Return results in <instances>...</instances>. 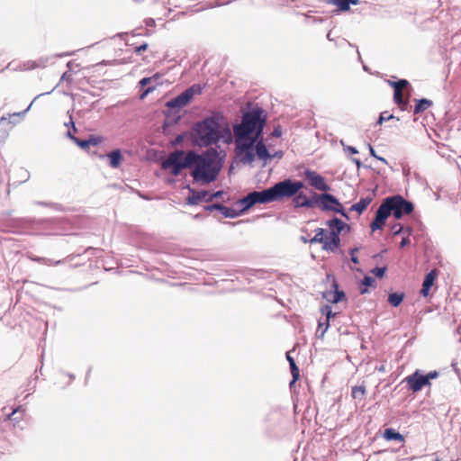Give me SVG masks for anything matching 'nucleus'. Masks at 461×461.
I'll return each mask as SVG.
<instances>
[{
  "mask_svg": "<svg viewBox=\"0 0 461 461\" xmlns=\"http://www.w3.org/2000/svg\"><path fill=\"white\" fill-rule=\"evenodd\" d=\"M267 119V111L256 104L247 109L241 116L240 122L232 124L237 156L241 151L249 149L251 145L264 136Z\"/></svg>",
  "mask_w": 461,
  "mask_h": 461,
  "instance_id": "obj_1",
  "label": "nucleus"
},
{
  "mask_svg": "<svg viewBox=\"0 0 461 461\" xmlns=\"http://www.w3.org/2000/svg\"><path fill=\"white\" fill-rule=\"evenodd\" d=\"M226 153L212 148L202 154L194 151L183 154L185 168L194 167L192 176L197 184L209 185L214 182L220 173Z\"/></svg>",
  "mask_w": 461,
  "mask_h": 461,
  "instance_id": "obj_2",
  "label": "nucleus"
},
{
  "mask_svg": "<svg viewBox=\"0 0 461 461\" xmlns=\"http://www.w3.org/2000/svg\"><path fill=\"white\" fill-rule=\"evenodd\" d=\"M224 114L221 111H214L203 120L194 123L191 138L194 143L201 148H207L215 144V137L220 130V124L224 122Z\"/></svg>",
  "mask_w": 461,
  "mask_h": 461,
  "instance_id": "obj_3",
  "label": "nucleus"
},
{
  "mask_svg": "<svg viewBox=\"0 0 461 461\" xmlns=\"http://www.w3.org/2000/svg\"><path fill=\"white\" fill-rule=\"evenodd\" d=\"M440 372L430 370L425 372L422 369L416 368L411 374L405 376L401 384H405V388L412 394H417L426 389L425 395L430 397L432 394V381L438 378Z\"/></svg>",
  "mask_w": 461,
  "mask_h": 461,
  "instance_id": "obj_4",
  "label": "nucleus"
},
{
  "mask_svg": "<svg viewBox=\"0 0 461 461\" xmlns=\"http://www.w3.org/2000/svg\"><path fill=\"white\" fill-rule=\"evenodd\" d=\"M46 219H36L32 217H10L5 219L2 224V231L15 234H32L40 230L46 223Z\"/></svg>",
  "mask_w": 461,
  "mask_h": 461,
  "instance_id": "obj_5",
  "label": "nucleus"
},
{
  "mask_svg": "<svg viewBox=\"0 0 461 461\" xmlns=\"http://www.w3.org/2000/svg\"><path fill=\"white\" fill-rule=\"evenodd\" d=\"M237 157L244 165H251L256 158L263 161L264 165L271 161L269 149L264 142V136L258 139L249 149L241 151Z\"/></svg>",
  "mask_w": 461,
  "mask_h": 461,
  "instance_id": "obj_6",
  "label": "nucleus"
},
{
  "mask_svg": "<svg viewBox=\"0 0 461 461\" xmlns=\"http://www.w3.org/2000/svg\"><path fill=\"white\" fill-rule=\"evenodd\" d=\"M290 411L288 406L272 403L262 418L263 423L270 429L281 428L289 421Z\"/></svg>",
  "mask_w": 461,
  "mask_h": 461,
  "instance_id": "obj_7",
  "label": "nucleus"
},
{
  "mask_svg": "<svg viewBox=\"0 0 461 461\" xmlns=\"http://www.w3.org/2000/svg\"><path fill=\"white\" fill-rule=\"evenodd\" d=\"M390 212H393L396 219H402L403 214H410L414 210V203L404 199L401 194L387 196L384 198Z\"/></svg>",
  "mask_w": 461,
  "mask_h": 461,
  "instance_id": "obj_8",
  "label": "nucleus"
},
{
  "mask_svg": "<svg viewBox=\"0 0 461 461\" xmlns=\"http://www.w3.org/2000/svg\"><path fill=\"white\" fill-rule=\"evenodd\" d=\"M274 203L289 200L294 196L290 177L280 180L269 186Z\"/></svg>",
  "mask_w": 461,
  "mask_h": 461,
  "instance_id": "obj_9",
  "label": "nucleus"
},
{
  "mask_svg": "<svg viewBox=\"0 0 461 461\" xmlns=\"http://www.w3.org/2000/svg\"><path fill=\"white\" fill-rule=\"evenodd\" d=\"M301 176L306 177L310 186L318 191H321V193L330 192L332 189L331 185L326 182V179L323 176L310 167H305Z\"/></svg>",
  "mask_w": 461,
  "mask_h": 461,
  "instance_id": "obj_10",
  "label": "nucleus"
},
{
  "mask_svg": "<svg viewBox=\"0 0 461 461\" xmlns=\"http://www.w3.org/2000/svg\"><path fill=\"white\" fill-rule=\"evenodd\" d=\"M315 208L321 212H330L339 204V199L330 192L316 194Z\"/></svg>",
  "mask_w": 461,
  "mask_h": 461,
  "instance_id": "obj_11",
  "label": "nucleus"
},
{
  "mask_svg": "<svg viewBox=\"0 0 461 461\" xmlns=\"http://www.w3.org/2000/svg\"><path fill=\"white\" fill-rule=\"evenodd\" d=\"M188 190V194L185 198V204L190 206H196L202 203H210L207 201L209 197V191L205 189L196 190L191 187L189 185L185 186Z\"/></svg>",
  "mask_w": 461,
  "mask_h": 461,
  "instance_id": "obj_12",
  "label": "nucleus"
},
{
  "mask_svg": "<svg viewBox=\"0 0 461 461\" xmlns=\"http://www.w3.org/2000/svg\"><path fill=\"white\" fill-rule=\"evenodd\" d=\"M390 215L391 212L388 209L387 203H385V202L384 201L382 204L378 207L375 218L370 223L371 231L375 232L376 230H382Z\"/></svg>",
  "mask_w": 461,
  "mask_h": 461,
  "instance_id": "obj_13",
  "label": "nucleus"
},
{
  "mask_svg": "<svg viewBox=\"0 0 461 461\" xmlns=\"http://www.w3.org/2000/svg\"><path fill=\"white\" fill-rule=\"evenodd\" d=\"M316 194L314 192L311 196H307L303 192H298L297 194L291 198L293 207L296 210L301 208H315Z\"/></svg>",
  "mask_w": 461,
  "mask_h": 461,
  "instance_id": "obj_14",
  "label": "nucleus"
},
{
  "mask_svg": "<svg viewBox=\"0 0 461 461\" xmlns=\"http://www.w3.org/2000/svg\"><path fill=\"white\" fill-rule=\"evenodd\" d=\"M325 225L329 227L330 234H335L339 237H340L342 233L350 232L352 230L349 224L335 215L328 219L325 221Z\"/></svg>",
  "mask_w": 461,
  "mask_h": 461,
  "instance_id": "obj_15",
  "label": "nucleus"
},
{
  "mask_svg": "<svg viewBox=\"0 0 461 461\" xmlns=\"http://www.w3.org/2000/svg\"><path fill=\"white\" fill-rule=\"evenodd\" d=\"M439 271L437 268L430 269L425 276L422 281L420 294L427 298L430 295V290L435 285Z\"/></svg>",
  "mask_w": 461,
  "mask_h": 461,
  "instance_id": "obj_16",
  "label": "nucleus"
},
{
  "mask_svg": "<svg viewBox=\"0 0 461 461\" xmlns=\"http://www.w3.org/2000/svg\"><path fill=\"white\" fill-rule=\"evenodd\" d=\"M192 102V98L188 95V94L184 90L175 97L169 99L166 102V108L176 109V111H181L184 107L187 106Z\"/></svg>",
  "mask_w": 461,
  "mask_h": 461,
  "instance_id": "obj_17",
  "label": "nucleus"
},
{
  "mask_svg": "<svg viewBox=\"0 0 461 461\" xmlns=\"http://www.w3.org/2000/svg\"><path fill=\"white\" fill-rule=\"evenodd\" d=\"M101 159L107 158L108 166L113 169L119 168L123 161L124 156L120 149H114L109 153L99 155Z\"/></svg>",
  "mask_w": 461,
  "mask_h": 461,
  "instance_id": "obj_18",
  "label": "nucleus"
},
{
  "mask_svg": "<svg viewBox=\"0 0 461 461\" xmlns=\"http://www.w3.org/2000/svg\"><path fill=\"white\" fill-rule=\"evenodd\" d=\"M252 196L254 206L256 204H268L274 203L270 188L255 190L249 193Z\"/></svg>",
  "mask_w": 461,
  "mask_h": 461,
  "instance_id": "obj_19",
  "label": "nucleus"
},
{
  "mask_svg": "<svg viewBox=\"0 0 461 461\" xmlns=\"http://www.w3.org/2000/svg\"><path fill=\"white\" fill-rule=\"evenodd\" d=\"M341 247V239L340 237L335 235V234H330L328 235L326 240L323 242L322 249L326 252H331L336 253L338 251H340Z\"/></svg>",
  "mask_w": 461,
  "mask_h": 461,
  "instance_id": "obj_20",
  "label": "nucleus"
},
{
  "mask_svg": "<svg viewBox=\"0 0 461 461\" xmlns=\"http://www.w3.org/2000/svg\"><path fill=\"white\" fill-rule=\"evenodd\" d=\"M233 141V134L228 124L222 127V124H220V130H218V133L215 137V144L217 145L219 142H223L225 144H230Z\"/></svg>",
  "mask_w": 461,
  "mask_h": 461,
  "instance_id": "obj_21",
  "label": "nucleus"
},
{
  "mask_svg": "<svg viewBox=\"0 0 461 461\" xmlns=\"http://www.w3.org/2000/svg\"><path fill=\"white\" fill-rule=\"evenodd\" d=\"M166 74H167V72L159 71V72H156L151 77H149L151 78V82H152L153 86H149L148 87H146L142 91V93L140 94V97L141 99H144L145 97L148 96V95L154 92L158 86H162L163 85L162 77L165 76Z\"/></svg>",
  "mask_w": 461,
  "mask_h": 461,
  "instance_id": "obj_22",
  "label": "nucleus"
},
{
  "mask_svg": "<svg viewBox=\"0 0 461 461\" xmlns=\"http://www.w3.org/2000/svg\"><path fill=\"white\" fill-rule=\"evenodd\" d=\"M164 168H169L171 166L178 167L180 168H185V165L183 159V152L176 151L169 158L162 163Z\"/></svg>",
  "mask_w": 461,
  "mask_h": 461,
  "instance_id": "obj_23",
  "label": "nucleus"
},
{
  "mask_svg": "<svg viewBox=\"0 0 461 461\" xmlns=\"http://www.w3.org/2000/svg\"><path fill=\"white\" fill-rule=\"evenodd\" d=\"M164 114L163 125L166 128L178 124L181 120L180 111H176V109L166 108Z\"/></svg>",
  "mask_w": 461,
  "mask_h": 461,
  "instance_id": "obj_24",
  "label": "nucleus"
},
{
  "mask_svg": "<svg viewBox=\"0 0 461 461\" xmlns=\"http://www.w3.org/2000/svg\"><path fill=\"white\" fill-rule=\"evenodd\" d=\"M235 205H238L239 207L237 208L238 212H239V214L240 216H242L244 215L245 213H247L252 207H254V203H253V201H252V196L250 195V194H247L246 196L242 197V198H240L238 199L236 202H235Z\"/></svg>",
  "mask_w": 461,
  "mask_h": 461,
  "instance_id": "obj_25",
  "label": "nucleus"
},
{
  "mask_svg": "<svg viewBox=\"0 0 461 461\" xmlns=\"http://www.w3.org/2000/svg\"><path fill=\"white\" fill-rule=\"evenodd\" d=\"M413 101V113L415 115L423 113L427 109L433 105V101L426 97L415 98Z\"/></svg>",
  "mask_w": 461,
  "mask_h": 461,
  "instance_id": "obj_26",
  "label": "nucleus"
},
{
  "mask_svg": "<svg viewBox=\"0 0 461 461\" xmlns=\"http://www.w3.org/2000/svg\"><path fill=\"white\" fill-rule=\"evenodd\" d=\"M372 201H373L372 196L366 195V196L361 197L358 202L353 203L350 206L349 212H356L358 215H361L367 209V207L372 203Z\"/></svg>",
  "mask_w": 461,
  "mask_h": 461,
  "instance_id": "obj_27",
  "label": "nucleus"
},
{
  "mask_svg": "<svg viewBox=\"0 0 461 461\" xmlns=\"http://www.w3.org/2000/svg\"><path fill=\"white\" fill-rule=\"evenodd\" d=\"M377 285L376 280L375 277L366 275L361 280L358 285V291L360 294H366L370 293L371 288H375Z\"/></svg>",
  "mask_w": 461,
  "mask_h": 461,
  "instance_id": "obj_28",
  "label": "nucleus"
},
{
  "mask_svg": "<svg viewBox=\"0 0 461 461\" xmlns=\"http://www.w3.org/2000/svg\"><path fill=\"white\" fill-rule=\"evenodd\" d=\"M406 294L403 291H389L387 303L393 308L399 307L404 301Z\"/></svg>",
  "mask_w": 461,
  "mask_h": 461,
  "instance_id": "obj_29",
  "label": "nucleus"
},
{
  "mask_svg": "<svg viewBox=\"0 0 461 461\" xmlns=\"http://www.w3.org/2000/svg\"><path fill=\"white\" fill-rule=\"evenodd\" d=\"M382 437L386 442H394V446L391 447L392 451H397L404 446L402 434H382Z\"/></svg>",
  "mask_w": 461,
  "mask_h": 461,
  "instance_id": "obj_30",
  "label": "nucleus"
},
{
  "mask_svg": "<svg viewBox=\"0 0 461 461\" xmlns=\"http://www.w3.org/2000/svg\"><path fill=\"white\" fill-rule=\"evenodd\" d=\"M27 258L32 262L46 266H59L64 263V260L62 259L53 260L48 258L39 257L32 253L28 254Z\"/></svg>",
  "mask_w": 461,
  "mask_h": 461,
  "instance_id": "obj_31",
  "label": "nucleus"
},
{
  "mask_svg": "<svg viewBox=\"0 0 461 461\" xmlns=\"http://www.w3.org/2000/svg\"><path fill=\"white\" fill-rule=\"evenodd\" d=\"M65 135L82 150L87 151L90 149L87 138L77 137L69 130L67 131Z\"/></svg>",
  "mask_w": 461,
  "mask_h": 461,
  "instance_id": "obj_32",
  "label": "nucleus"
},
{
  "mask_svg": "<svg viewBox=\"0 0 461 461\" xmlns=\"http://www.w3.org/2000/svg\"><path fill=\"white\" fill-rule=\"evenodd\" d=\"M218 212L221 214L224 218L228 219H235L240 217L239 212L237 208L228 207L226 205L219 203Z\"/></svg>",
  "mask_w": 461,
  "mask_h": 461,
  "instance_id": "obj_33",
  "label": "nucleus"
},
{
  "mask_svg": "<svg viewBox=\"0 0 461 461\" xmlns=\"http://www.w3.org/2000/svg\"><path fill=\"white\" fill-rule=\"evenodd\" d=\"M393 101L396 105H402V107H401L402 111H409V109L411 108V105H410L409 101L403 100L402 91L393 92Z\"/></svg>",
  "mask_w": 461,
  "mask_h": 461,
  "instance_id": "obj_34",
  "label": "nucleus"
},
{
  "mask_svg": "<svg viewBox=\"0 0 461 461\" xmlns=\"http://www.w3.org/2000/svg\"><path fill=\"white\" fill-rule=\"evenodd\" d=\"M329 5L336 7V14H342L348 12V5L347 0H321Z\"/></svg>",
  "mask_w": 461,
  "mask_h": 461,
  "instance_id": "obj_35",
  "label": "nucleus"
},
{
  "mask_svg": "<svg viewBox=\"0 0 461 461\" xmlns=\"http://www.w3.org/2000/svg\"><path fill=\"white\" fill-rule=\"evenodd\" d=\"M320 312L321 315L325 316V321H327V324L329 325V322L330 323V321L334 319L337 316V312L332 311V307L328 303L326 304H323L320 307Z\"/></svg>",
  "mask_w": 461,
  "mask_h": 461,
  "instance_id": "obj_36",
  "label": "nucleus"
},
{
  "mask_svg": "<svg viewBox=\"0 0 461 461\" xmlns=\"http://www.w3.org/2000/svg\"><path fill=\"white\" fill-rule=\"evenodd\" d=\"M73 72H74V70H66V71H64L62 73L61 77H60L59 84L56 86H54L50 91H48V92L41 93V94L38 95L35 98H39V97H41L42 95H50L59 86V85L61 82H63V81H67L68 83H71L72 80H73V77H72Z\"/></svg>",
  "mask_w": 461,
  "mask_h": 461,
  "instance_id": "obj_37",
  "label": "nucleus"
},
{
  "mask_svg": "<svg viewBox=\"0 0 461 461\" xmlns=\"http://www.w3.org/2000/svg\"><path fill=\"white\" fill-rule=\"evenodd\" d=\"M33 203L38 206L52 208L58 212H66L67 211V208L63 204L58 203L46 202V201H34Z\"/></svg>",
  "mask_w": 461,
  "mask_h": 461,
  "instance_id": "obj_38",
  "label": "nucleus"
},
{
  "mask_svg": "<svg viewBox=\"0 0 461 461\" xmlns=\"http://www.w3.org/2000/svg\"><path fill=\"white\" fill-rule=\"evenodd\" d=\"M206 84L201 85V84H193L192 86H188L185 90V92L188 94V95L192 98V101L194 100V97L195 95H200L203 93V90L205 88Z\"/></svg>",
  "mask_w": 461,
  "mask_h": 461,
  "instance_id": "obj_39",
  "label": "nucleus"
},
{
  "mask_svg": "<svg viewBox=\"0 0 461 461\" xmlns=\"http://www.w3.org/2000/svg\"><path fill=\"white\" fill-rule=\"evenodd\" d=\"M344 302H348V296L344 290L331 293V298L328 300V303L331 304H338Z\"/></svg>",
  "mask_w": 461,
  "mask_h": 461,
  "instance_id": "obj_40",
  "label": "nucleus"
},
{
  "mask_svg": "<svg viewBox=\"0 0 461 461\" xmlns=\"http://www.w3.org/2000/svg\"><path fill=\"white\" fill-rule=\"evenodd\" d=\"M366 393V385L363 383L359 385H355L351 389V396L355 400H362Z\"/></svg>",
  "mask_w": 461,
  "mask_h": 461,
  "instance_id": "obj_41",
  "label": "nucleus"
},
{
  "mask_svg": "<svg viewBox=\"0 0 461 461\" xmlns=\"http://www.w3.org/2000/svg\"><path fill=\"white\" fill-rule=\"evenodd\" d=\"M330 327V323L329 322V325L327 324V321H322L321 319L318 320V327L315 332V337L317 339H323L325 336V333L328 331V330Z\"/></svg>",
  "mask_w": 461,
  "mask_h": 461,
  "instance_id": "obj_42",
  "label": "nucleus"
},
{
  "mask_svg": "<svg viewBox=\"0 0 461 461\" xmlns=\"http://www.w3.org/2000/svg\"><path fill=\"white\" fill-rule=\"evenodd\" d=\"M18 175L21 178V180L19 181H14L13 183H10L9 182V186H13L14 188L17 187L19 185L23 184V183H25L29 180L30 178V173L28 170L24 169L23 167H21L19 170H18Z\"/></svg>",
  "mask_w": 461,
  "mask_h": 461,
  "instance_id": "obj_43",
  "label": "nucleus"
},
{
  "mask_svg": "<svg viewBox=\"0 0 461 461\" xmlns=\"http://www.w3.org/2000/svg\"><path fill=\"white\" fill-rule=\"evenodd\" d=\"M388 271V267L386 265L384 266H375L370 270V273L374 275L378 279H383L385 277L386 273Z\"/></svg>",
  "mask_w": 461,
  "mask_h": 461,
  "instance_id": "obj_44",
  "label": "nucleus"
},
{
  "mask_svg": "<svg viewBox=\"0 0 461 461\" xmlns=\"http://www.w3.org/2000/svg\"><path fill=\"white\" fill-rule=\"evenodd\" d=\"M98 103V101H95V102H90L88 100L87 97L86 96H81L78 100H77V104L85 108L87 112H90L91 110L95 109L96 104Z\"/></svg>",
  "mask_w": 461,
  "mask_h": 461,
  "instance_id": "obj_45",
  "label": "nucleus"
},
{
  "mask_svg": "<svg viewBox=\"0 0 461 461\" xmlns=\"http://www.w3.org/2000/svg\"><path fill=\"white\" fill-rule=\"evenodd\" d=\"M393 119H396L397 121H399V118H396L393 114L389 113L388 111L382 112L379 114V116L375 123V126L382 125L384 122H388Z\"/></svg>",
  "mask_w": 461,
  "mask_h": 461,
  "instance_id": "obj_46",
  "label": "nucleus"
},
{
  "mask_svg": "<svg viewBox=\"0 0 461 461\" xmlns=\"http://www.w3.org/2000/svg\"><path fill=\"white\" fill-rule=\"evenodd\" d=\"M23 411V406L20 405L18 406L17 408H15L14 410L12 411V412L8 413L5 415V422L6 423H10L12 421H18V419L21 417V416H16L14 417L16 414L18 413H22Z\"/></svg>",
  "mask_w": 461,
  "mask_h": 461,
  "instance_id": "obj_47",
  "label": "nucleus"
},
{
  "mask_svg": "<svg viewBox=\"0 0 461 461\" xmlns=\"http://www.w3.org/2000/svg\"><path fill=\"white\" fill-rule=\"evenodd\" d=\"M397 83H398V90L402 91V88L406 89V92L408 93V95H411V93L413 91V87L407 80L406 78H398L397 77Z\"/></svg>",
  "mask_w": 461,
  "mask_h": 461,
  "instance_id": "obj_48",
  "label": "nucleus"
},
{
  "mask_svg": "<svg viewBox=\"0 0 461 461\" xmlns=\"http://www.w3.org/2000/svg\"><path fill=\"white\" fill-rule=\"evenodd\" d=\"M230 3H232V0H230V1H227V2H221L219 0H214L213 3H209L206 6H203V7H200L196 10V12H202V11H204L205 9H212V8H215V7H220V6H223V5H230Z\"/></svg>",
  "mask_w": 461,
  "mask_h": 461,
  "instance_id": "obj_49",
  "label": "nucleus"
},
{
  "mask_svg": "<svg viewBox=\"0 0 461 461\" xmlns=\"http://www.w3.org/2000/svg\"><path fill=\"white\" fill-rule=\"evenodd\" d=\"M87 140L90 147H96L104 140L103 136L97 134H89Z\"/></svg>",
  "mask_w": 461,
  "mask_h": 461,
  "instance_id": "obj_50",
  "label": "nucleus"
},
{
  "mask_svg": "<svg viewBox=\"0 0 461 461\" xmlns=\"http://www.w3.org/2000/svg\"><path fill=\"white\" fill-rule=\"evenodd\" d=\"M366 146L368 148L369 155L371 157H373L374 158L381 161L382 163H384L385 165H388L387 159L385 158L382 157V156H379L378 153H376L375 149H374V147L370 143H366Z\"/></svg>",
  "mask_w": 461,
  "mask_h": 461,
  "instance_id": "obj_51",
  "label": "nucleus"
},
{
  "mask_svg": "<svg viewBox=\"0 0 461 461\" xmlns=\"http://www.w3.org/2000/svg\"><path fill=\"white\" fill-rule=\"evenodd\" d=\"M332 212H336V213L340 214L343 218L347 219L348 221L350 220V216L348 214V212L345 209V207L343 206L341 202L339 203V204L337 205V207H335L332 210Z\"/></svg>",
  "mask_w": 461,
  "mask_h": 461,
  "instance_id": "obj_52",
  "label": "nucleus"
},
{
  "mask_svg": "<svg viewBox=\"0 0 461 461\" xmlns=\"http://www.w3.org/2000/svg\"><path fill=\"white\" fill-rule=\"evenodd\" d=\"M290 183L292 185L294 195L297 194V193L300 192V190L304 187V182L303 181L295 180V179L290 177Z\"/></svg>",
  "mask_w": 461,
  "mask_h": 461,
  "instance_id": "obj_53",
  "label": "nucleus"
},
{
  "mask_svg": "<svg viewBox=\"0 0 461 461\" xmlns=\"http://www.w3.org/2000/svg\"><path fill=\"white\" fill-rule=\"evenodd\" d=\"M138 86L140 87V94L142 93V91L148 87L149 86H153L152 82H151V78L149 77H144L140 79L139 83H138Z\"/></svg>",
  "mask_w": 461,
  "mask_h": 461,
  "instance_id": "obj_54",
  "label": "nucleus"
},
{
  "mask_svg": "<svg viewBox=\"0 0 461 461\" xmlns=\"http://www.w3.org/2000/svg\"><path fill=\"white\" fill-rule=\"evenodd\" d=\"M315 236L318 238H322V240H326L328 235L330 234V229H324V228H317L315 229Z\"/></svg>",
  "mask_w": 461,
  "mask_h": 461,
  "instance_id": "obj_55",
  "label": "nucleus"
},
{
  "mask_svg": "<svg viewBox=\"0 0 461 461\" xmlns=\"http://www.w3.org/2000/svg\"><path fill=\"white\" fill-rule=\"evenodd\" d=\"M68 114L69 115V122H65L64 125L68 128V131L69 130L71 132L72 131L77 132V128L76 127L73 116L70 113L69 111L68 112Z\"/></svg>",
  "mask_w": 461,
  "mask_h": 461,
  "instance_id": "obj_56",
  "label": "nucleus"
},
{
  "mask_svg": "<svg viewBox=\"0 0 461 461\" xmlns=\"http://www.w3.org/2000/svg\"><path fill=\"white\" fill-rule=\"evenodd\" d=\"M224 194H225V191L222 189L217 190V191L213 192L212 194L209 193V197H208L207 201L212 202L215 199H221L223 197Z\"/></svg>",
  "mask_w": 461,
  "mask_h": 461,
  "instance_id": "obj_57",
  "label": "nucleus"
},
{
  "mask_svg": "<svg viewBox=\"0 0 461 461\" xmlns=\"http://www.w3.org/2000/svg\"><path fill=\"white\" fill-rule=\"evenodd\" d=\"M149 48V43L146 41H143L139 46H136L134 48V53L136 55H141L144 51H146Z\"/></svg>",
  "mask_w": 461,
  "mask_h": 461,
  "instance_id": "obj_58",
  "label": "nucleus"
},
{
  "mask_svg": "<svg viewBox=\"0 0 461 461\" xmlns=\"http://www.w3.org/2000/svg\"><path fill=\"white\" fill-rule=\"evenodd\" d=\"M290 368V373L292 375V377L295 378V379H300L301 378V375H300V368L299 366H297V364H294V365H291L289 366Z\"/></svg>",
  "mask_w": 461,
  "mask_h": 461,
  "instance_id": "obj_59",
  "label": "nucleus"
},
{
  "mask_svg": "<svg viewBox=\"0 0 461 461\" xmlns=\"http://www.w3.org/2000/svg\"><path fill=\"white\" fill-rule=\"evenodd\" d=\"M385 82L387 83V85L390 87L393 88V92L399 91L398 90V83H397V77L396 76H392L391 78L386 79Z\"/></svg>",
  "mask_w": 461,
  "mask_h": 461,
  "instance_id": "obj_60",
  "label": "nucleus"
},
{
  "mask_svg": "<svg viewBox=\"0 0 461 461\" xmlns=\"http://www.w3.org/2000/svg\"><path fill=\"white\" fill-rule=\"evenodd\" d=\"M392 231L393 236H399L403 233V228L401 223L397 222L392 226Z\"/></svg>",
  "mask_w": 461,
  "mask_h": 461,
  "instance_id": "obj_61",
  "label": "nucleus"
},
{
  "mask_svg": "<svg viewBox=\"0 0 461 461\" xmlns=\"http://www.w3.org/2000/svg\"><path fill=\"white\" fill-rule=\"evenodd\" d=\"M451 367L455 374L457 375L460 383H461V369L458 367V363L456 360H452L451 362Z\"/></svg>",
  "mask_w": 461,
  "mask_h": 461,
  "instance_id": "obj_62",
  "label": "nucleus"
},
{
  "mask_svg": "<svg viewBox=\"0 0 461 461\" xmlns=\"http://www.w3.org/2000/svg\"><path fill=\"white\" fill-rule=\"evenodd\" d=\"M219 203H210L203 206V211L208 212H212L214 211L218 212Z\"/></svg>",
  "mask_w": 461,
  "mask_h": 461,
  "instance_id": "obj_63",
  "label": "nucleus"
},
{
  "mask_svg": "<svg viewBox=\"0 0 461 461\" xmlns=\"http://www.w3.org/2000/svg\"><path fill=\"white\" fill-rule=\"evenodd\" d=\"M344 151L350 156L358 154V149L355 146H344Z\"/></svg>",
  "mask_w": 461,
  "mask_h": 461,
  "instance_id": "obj_64",
  "label": "nucleus"
}]
</instances>
